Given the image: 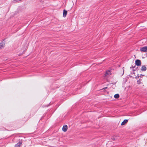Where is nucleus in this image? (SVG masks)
<instances>
[{"label":"nucleus","mask_w":147,"mask_h":147,"mask_svg":"<svg viewBox=\"0 0 147 147\" xmlns=\"http://www.w3.org/2000/svg\"><path fill=\"white\" fill-rule=\"evenodd\" d=\"M117 136H113L112 137L111 139L113 140H115L117 138Z\"/></svg>","instance_id":"nucleus-10"},{"label":"nucleus","mask_w":147,"mask_h":147,"mask_svg":"<svg viewBox=\"0 0 147 147\" xmlns=\"http://www.w3.org/2000/svg\"><path fill=\"white\" fill-rule=\"evenodd\" d=\"M67 11L65 10V9L63 10V17L65 18L66 17L67 14Z\"/></svg>","instance_id":"nucleus-5"},{"label":"nucleus","mask_w":147,"mask_h":147,"mask_svg":"<svg viewBox=\"0 0 147 147\" xmlns=\"http://www.w3.org/2000/svg\"><path fill=\"white\" fill-rule=\"evenodd\" d=\"M144 76V75H143L142 74H140V77H142V76Z\"/></svg>","instance_id":"nucleus-16"},{"label":"nucleus","mask_w":147,"mask_h":147,"mask_svg":"<svg viewBox=\"0 0 147 147\" xmlns=\"http://www.w3.org/2000/svg\"><path fill=\"white\" fill-rule=\"evenodd\" d=\"M107 87H105L103 88V89H107Z\"/></svg>","instance_id":"nucleus-15"},{"label":"nucleus","mask_w":147,"mask_h":147,"mask_svg":"<svg viewBox=\"0 0 147 147\" xmlns=\"http://www.w3.org/2000/svg\"><path fill=\"white\" fill-rule=\"evenodd\" d=\"M135 66H136L135 65H134V66H133V65H132L131 67H130V68H133L134 69V67H135Z\"/></svg>","instance_id":"nucleus-14"},{"label":"nucleus","mask_w":147,"mask_h":147,"mask_svg":"<svg viewBox=\"0 0 147 147\" xmlns=\"http://www.w3.org/2000/svg\"><path fill=\"white\" fill-rule=\"evenodd\" d=\"M128 121V120L127 119H125L124 121L122 122L121 124V125H125L126 123H127Z\"/></svg>","instance_id":"nucleus-7"},{"label":"nucleus","mask_w":147,"mask_h":147,"mask_svg":"<svg viewBox=\"0 0 147 147\" xmlns=\"http://www.w3.org/2000/svg\"><path fill=\"white\" fill-rule=\"evenodd\" d=\"M22 144V142H19L15 145L14 147H20V146Z\"/></svg>","instance_id":"nucleus-8"},{"label":"nucleus","mask_w":147,"mask_h":147,"mask_svg":"<svg viewBox=\"0 0 147 147\" xmlns=\"http://www.w3.org/2000/svg\"><path fill=\"white\" fill-rule=\"evenodd\" d=\"M137 82L138 84H140L141 83L140 79L137 80Z\"/></svg>","instance_id":"nucleus-13"},{"label":"nucleus","mask_w":147,"mask_h":147,"mask_svg":"<svg viewBox=\"0 0 147 147\" xmlns=\"http://www.w3.org/2000/svg\"><path fill=\"white\" fill-rule=\"evenodd\" d=\"M110 71H107L105 74V76H107V75H108V74H110Z\"/></svg>","instance_id":"nucleus-11"},{"label":"nucleus","mask_w":147,"mask_h":147,"mask_svg":"<svg viewBox=\"0 0 147 147\" xmlns=\"http://www.w3.org/2000/svg\"><path fill=\"white\" fill-rule=\"evenodd\" d=\"M5 45V43L3 41L1 42L0 43V49H2L4 47Z\"/></svg>","instance_id":"nucleus-4"},{"label":"nucleus","mask_w":147,"mask_h":147,"mask_svg":"<svg viewBox=\"0 0 147 147\" xmlns=\"http://www.w3.org/2000/svg\"><path fill=\"white\" fill-rule=\"evenodd\" d=\"M139 76H140L139 74H137V76L135 77V78L136 79L138 80L139 78Z\"/></svg>","instance_id":"nucleus-12"},{"label":"nucleus","mask_w":147,"mask_h":147,"mask_svg":"<svg viewBox=\"0 0 147 147\" xmlns=\"http://www.w3.org/2000/svg\"><path fill=\"white\" fill-rule=\"evenodd\" d=\"M67 129V126L66 125H64L62 128V130L64 132H66Z\"/></svg>","instance_id":"nucleus-3"},{"label":"nucleus","mask_w":147,"mask_h":147,"mask_svg":"<svg viewBox=\"0 0 147 147\" xmlns=\"http://www.w3.org/2000/svg\"><path fill=\"white\" fill-rule=\"evenodd\" d=\"M140 50L141 51L146 52L147 50V46L142 47L140 48Z\"/></svg>","instance_id":"nucleus-1"},{"label":"nucleus","mask_w":147,"mask_h":147,"mask_svg":"<svg viewBox=\"0 0 147 147\" xmlns=\"http://www.w3.org/2000/svg\"><path fill=\"white\" fill-rule=\"evenodd\" d=\"M136 65L137 66H140L141 65V62L140 60L137 59L135 61Z\"/></svg>","instance_id":"nucleus-2"},{"label":"nucleus","mask_w":147,"mask_h":147,"mask_svg":"<svg viewBox=\"0 0 147 147\" xmlns=\"http://www.w3.org/2000/svg\"><path fill=\"white\" fill-rule=\"evenodd\" d=\"M146 70V68L144 65L142 66L141 70L142 71H145Z\"/></svg>","instance_id":"nucleus-6"},{"label":"nucleus","mask_w":147,"mask_h":147,"mask_svg":"<svg viewBox=\"0 0 147 147\" xmlns=\"http://www.w3.org/2000/svg\"><path fill=\"white\" fill-rule=\"evenodd\" d=\"M114 97L115 98H118L119 97V95L118 94H117L114 95Z\"/></svg>","instance_id":"nucleus-9"}]
</instances>
